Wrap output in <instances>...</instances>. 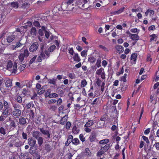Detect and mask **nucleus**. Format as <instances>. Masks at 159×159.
I'll return each instance as SVG.
<instances>
[{"label":"nucleus","mask_w":159,"mask_h":159,"mask_svg":"<svg viewBox=\"0 0 159 159\" xmlns=\"http://www.w3.org/2000/svg\"><path fill=\"white\" fill-rule=\"evenodd\" d=\"M103 70L104 69L102 68L97 70L96 72V74L98 75H101V74L102 73V70Z\"/></svg>","instance_id":"nucleus-52"},{"label":"nucleus","mask_w":159,"mask_h":159,"mask_svg":"<svg viewBox=\"0 0 159 159\" xmlns=\"http://www.w3.org/2000/svg\"><path fill=\"white\" fill-rule=\"evenodd\" d=\"M74 61L78 62L80 61L81 59L79 56V54L77 53H75L73 57Z\"/></svg>","instance_id":"nucleus-20"},{"label":"nucleus","mask_w":159,"mask_h":159,"mask_svg":"<svg viewBox=\"0 0 159 159\" xmlns=\"http://www.w3.org/2000/svg\"><path fill=\"white\" fill-rule=\"evenodd\" d=\"M96 136L97 133L94 131H93L91 133L88 139L91 142H94L96 139Z\"/></svg>","instance_id":"nucleus-11"},{"label":"nucleus","mask_w":159,"mask_h":159,"mask_svg":"<svg viewBox=\"0 0 159 159\" xmlns=\"http://www.w3.org/2000/svg\"><path fill=\"white\" fill-rule=\"evenodd\" d=\"M5 86L6 87L9 88H11L12 86V80L10 79H8L5 82Z\"/></svg>","instance_id":"nucleus-21"},{"label":"nucleus","mask_w":159,"mask_h":159,"mask_svg":"<svg viewBox=\"0 0 159 159\" xmlns=\"http://www.w3.org/2000/svg\"><path fill=\"white\" fill-rule=\"evenodd\" d=\"M30 4L28 2H25L22 4L21 7L24 8H28Z\"/></svg>","instance_id":"nucleus-49"},{"label":"nucleus","mask_w":159,"mask_h":159,"mask_svg":"<svg viewBox=\"0 0 159 159\" xmlns=\"http://www.w3.org/2000/svg\"><path fill=\"white\" fill-rule=\"evenodd\" d=\"M87 51L86 50H83L81 52V55L83 57H85L87 55Z\"/></svg>","instance_id":"nucleus-61"},{"label":"nucleus","mask_w":159,"mask_h":159,"mask_svg":"<svg viewBox=\"0 0 159 159\" xmlns=\"http://www.w3.org/2000/svg\"><path fill=\"white\" fill-rule=\"evenodd\" d=\"M37 57V56L35 55L33 57H32L30 60L29 61L30 64H32L36 60V58Z\"/></svg>","instance_id":"nucleus-57"},{"label":"nucleus","mask_w":159,"mask_h":159,"mask_svg":"<svg viewBox=\"0 0 159 159\" xmlns=\"http://www.w3.org/2000/svg\"><path fill=\"white\" fill-rule=\"evenodd\" d=\"M154 146L155 147L156 149L157 150H159V142H156L154 144Z\"/></svg>","instance_id":"nucleus-64"},{"label":"nucleus","mask_w":159,"mask_h":159,"mask_svg":"<svg viewBox=\"0 0 159 159\" xmlns=\"http://www.w3.org/2000/svg\"><path fill=\"white\" fill-rule=\"evenodd\" d=\"M3 105L4 109L0 116V121L5 120L12 111L10 103H9L7 101L3 100Z\"/></svg>","instance_id":"nucleus-1"},{"label":"nucleus","mask_w":159,"mask_h":159,"mask_svg":"<svg viewBox=\"0 0 159 159\" xmlns=\"http://www.w3.org/2000/svg\"><path fill=\"white\" fill-rule=\"evenodd\" d=\"M84 153L85 155L88 157H90L92 155V153L88 148L85 149Z\"/></svg>","instance_id":"nucleus-28"},{"label":"nucleus","mask_w":159,"mask_h":159,"mask_svg":"<svg viewBox=\"0 0 159 159\" xmlns=\"http://www.w3.org/2000/svg\"><path fill=\"white\" fill-rule=\"evenodd\" d=\"M125 9L124 7H123L117 11H115L111 12V14L112 15H118L124 11Z\"/></svg>","instance_id":"nucleus-22"},{"label":"nucleus","mask_w":159,"mask_h":159,"mask_svg":"<svg viewBox=\"0 0 159 159\" xmlns=\"http://www.w3.org/2000/svg\"><path fill=\"white\" fill-rule=\"evenodd\" d=\"M139 30H138L137 28L132 29L130 30V31L133 33H137L138 34L139 31Z\"/></svg>","instance_id":"nucleus-59"},{"label":"nucleus","mask_w":159,"mask_h":159,"mask_svg":"<svg viewBox=\"0 0 159 159\" xmlns=\"http://www.w3.org/2000/svg\"><path fill=\"white\" fill-rule=\"evenodd\" d=\"M74 0H68L66 2V5H67V8H68L69 6L72 4L74 2Z\"/></svg>","instance_id":"nucleus-60"},{"label":"nucleus","mask_w":159,"mask_h":159,"mask_svg":"<svg viewBox=\"0 0 159 159\" xmlns=\"http://www.w3.org/2000/svg\"><path fill=\"white\" fill-rule=\"evenodd\" d=\"M115 48L117 53H122L124 51V47L121 45H116L115 46Z\"/></svg>","instance_id":"nucleus-14"},{"label":"nucleus","mask_w":159,"mask_h":159,"mask_svg":"<svg viewBox=\"0 0 159 159\" xmlns=\"http://www.w3.org/2000/svg\"><path fill=\"white\" fill-rule=\"evenodd\" d=\"M22 27L24 29H27L28 27H31L32 25V22L30 21H28L24 24Z\"/></svg>","instance_id":"nucleus-29"},{"label":"nucleus","mask_w":159,"mask_h":159,"mask_svg":"<svg viewBox=\"0 0 159 159\" xmlns=\"http://www.w3.org/2000/svg\"><path fill=\"white\" fill-rule=\"evenodd\" d=\"M101 60L100 59H98L97 61V62L96 64L98 67L99 68L101 66Z\"/></svg>","instance_id":"nucleus-58"},{"label":"nucleus","mask_w":159,"mask_h":159,"mask_svg":"<svg viewBox=\"0 0 159 159\" xmlns=\"http://www.w3.org/2000/svg\"><path fill=\"white\" fill-rule=\"evenodd\" d=\"M13 66L12 62L11 60H9L7 62V69L11 68Z\"/></svg>","instance_id":"nucleus-39"},{"label":"nucleus","mask_w":159,"mask_h":159,"mask_svg":"<svg viewBox=\"0 0 159 159\" xmlns=\"http://www.w3.org/2000/svg\"><path fill=\"white\" fill-rule=\"evenodd\" d=\"M51 92V89H48L47 91L45 93V98H47L48 97L49 98L50 95L51 94L50 93Z\"/></svg>","instance_id":"nucleus-53"},{"label":"nucleus","mask_w":159,"mask_h":159,"mask_svg":"<svg viewBox=\"0 0 159 159\" xmlns=\"http://www.w3.org/2000/svg\"><path fill=\"white\" fill-rule=\"evenodd\" d=\"M109 142V139H106L100 141L99 142V143L101 144H106Z\"/></svg>","instance_id":"nucleus-34"},{"label":"nucleus","mask_w":159,"mask_h":159,"mask_svg":"<svg viewBox=\"0 0 159 159\" xmlns=\"http://www.w3.org/2000/svg\"><path fill=\"white\" fill-rule=\"evenodd\" d=\"M58 94L55 93H51V94L49 96V98H56L57 97H58Z\"/></svg>","instance_id":"nucleus-51"},{"label":"nucleus","mask_w":159,"mask_h":159,"mask_svg":"<svg viewBox=\"0 0 159 159\" xmlns=\"http://www.w3.org/2000/svg\"><path fill=\"white\" fill-rule=\"evenodd\" d=\"M39 130L43 134L45 135L46 139H49L51 138V134L48 130H45L43 128H40Z\"/></svg>","instance_id":"nucleus-5"},{"label":"nucleus","mask_w":159,"mask_h":159,"mask_svg":"<svg viewBox=\"0 0 159 159\" xmlns=\"http://www.w3.org/2000/svg\"><path fill=\"white\" fill-rule=\"evenodd\" d=\"M149 37H151L149 40L150 42H152L153 41H156L157 38V35L154 34H153L152 35H150Z\"/></svg>","instance_id":"nucleus-24"},{"label":"nucleus","mask_w":159,"mask_h":159,"mask_svg":"<svg viewBox=\"0 0 159 159\" xmlns=\"http://www.w3.org/2000/svg\"><path fill=\"white\" fill-rule=\"evenodd\" d=\"M14 143V145L17 147H19L21 146V142L18 140H17Z\"/></svg>","instance_id":"nucleus-45"},{"label":"nucleus","mask_w":159,"mask_h":159,"mask_svg":"<svg viewBox=\"0 0 159 159\" xmlns=\"http://www.w3.org/2000/svg\"><path fill=\"white\" fill-rule=\"evenodd\" d=\"M137 56V54L136 53H133L131 54L130 57V60L131 63L132 65L136 64Z\"/></svg>","instance_id":"nucleus-12"},{"label":"nucleus","mask_w":159,"mask_h":159,"mask_svg":"<svg viewBox=\"0 0 159 159\" xmlns=\"http://www.w3.org/2000/svg\"><path fill=\"white\" fill-rule=\"evenodd\" d=\"M107 115H103L100 117V120L101 121L105 120L107 118Z\"/></svg>","instance_id":"nucleus-63"},{"label":"nucleus","mask_w":159,"mask_h":159,"mask_svg":"<svg viewBox=\"0 0 159 159\" xmlns=\"http://www.w3.org/2000/svg\"><path fill=\"white\" fill-rule=\"evenodd\" d=\"M130 37L133 40L137 41L139 39V37L137 34H133L130 33Z\"/></svg>","instance_id":"nucleus-17"},{"label":"nucleus","mask_w":159,"mask_h":159,"mask_svg":"<svg viewBox=\"0 0 159 159\" xmlns=\"http://www.w3.org/2000/svg\"><path fill=\"white\" fill-rule=\"evenodd\" d=\"M94 123V121L93 120H89L84 125V127H89L92 126Z\"/></svg>","instance_id":"nucleus-25"},{"label":"nucleus","mask_w":159,"mask_h":159,"mask_svg":"<svg viewBox=\"0 0 159 159\" xmlns=\"http://www.w3.org/2000/svg\"><path fill=\"white\" fill-rule=\"evenodd\" d=\"M156 136L154 133H151L149 137V139L150 140L152 141V143L153 141L155 139V138H156Z\"/></svg>","instance_id":"nucleus-40"},{"label":"nucleus","mask_w":159,"mask_h":159,"mask_svg":"<svg viewBox=\"0 0 159 159\" xmlns=\"http://www.w3.org/2000/svg\"><path fill=\"white\" fill-rule=\"evenodd\" d=\"M22 138L23 139L25 140H26L27 139V134L24 133L23 131L22 133Z\"/></svg>","instance_id":"nucleus-62"},{"label":"nucleus","mask_w":159,"mask_h":159,"mask_svg":"<svg viewBox=\"0 0 159 159\" xmlns=\"http://www.w3.org/2000/svg\"><path fill=\"white\" fill-rule=\"evenodd\" d=\"M68 116L66 115L65 116L62 117L59 121L60 124L64 125L66 124L68 120Z\"/></svg>","instance_id":"nucleus-16"},{"label":"nucleus","mask_w":159,"mask_h":159,"mask_svg":"<svg viewBox=\"0 0 159 159\" xmlns=\"http://www.w3.org/2000/svg\"><path fill=\"white\" fill-rule=\"evenodd\" d=\"M23 83L24 85H26L27 87L30 88L32 85V81L31 80H26Z\"/></svg>","instance_id":"nucleus-23"},{"label":"nucleus","mask_w":159,"mask_h":159,"mask_svg":"<svg viewBox=\"0 0 159 159\" xmlns=\"http://www.w3.org/2000/svg\"><path fill=\"white\" fill-rule=\"evenodd\" d=\"M39 55L37 59V61L38 62H40L42 61V60L46 58V56L44 54V51L40 52Z\"/></svg>","instance_id":"nucleus-13"},{"label":"nucleus","mask_w":159,"mask_h":159,"mask_svg":"<svg viewBox=\"0 0 159 159\" xmlns=\"http://www.w3.org/2000/svg\"><path fill=\"white\" fill-rule=\"evenodd\" d=\"M29 118L30 120H33L34 118V112L32 110H30L29 114Z\"/></svg>","instance_id":"nucleus-33"},{"label":"nucleus","mask_w":159,"mask_h":159,"mask_svg":"<svg viewBox=\"0 0 159 159\" xmlns=\"http://www.w3.org/2000/svg\"><path fill=\"white\" fill-rule=\"evenodd\" d=\"M81 87H85L87 84V82L85 79L82 80L81 82Z\"/></svg>","instance_id":"nucleus-46"},{"label":"nucleus","mask_w":159,"mask_h":159,"mask_svg":"<svg viewBox=\"0 0 159 159\" xmlns=\"http://www.w3.org/2000/svg\"><path fill=\"white\" fill-rule=\"evenodd\" d=\"M16 127V124L14 120H12L8 125H7L6 128L9 131L13 130Z\"/></svg>","instance_id":"nucleus-9"},{"label":"nucleus","mask_w":159,"mask_h":159,"mask_svg":"<svg viewBox=\"0 0 159 159\" xmlns=\"http://www.w3.org/2000/svg\"><path fill=\"white\" fill-rule=\"evenodd\" d=\"M71 123L70 122L68 121L66 122V129L68 130L69 129L71 126Z\"/></svg>","instance_id":"nucleus-54"},{"label":"nucleus","mask_w":159,"mask_h":159,"mask_svg":"<svg viewBox=\"0 0 159 159\" xmlns=\"http://www.w3.org/2000/svg\"><path fill=\"white\" fill-rule=\"evenodd\" d=\"M34 106V104H33V102H31L26 104V107L28 109L31 108V107H33Z\"/></svg>","instance_id":"nucleus-42"},{"label":"nucleus","mask_w":159,"mask_h":159,"mask_svg":"<svg viewBox=\"0 0 159 159\" xmlns=\"http://www.w3.org/2000/svg\"><path fill=\"white\" fill-rule=\"evenodd\" d=\"M18 126L20 125L22 126H25L27 123L26 118L24 117H20L19 118L18 121Z\"/></svg>","instance_id":"nucleus-6"},{"label":"nucleus","mask_w":159,"mask_h":159,"mask_svg":"<svg viewBox=\"0 0 159 159\" xmlns=\"http://www.w3.org/2000/svg\"><path fill=\"white\" fill-rule=\"evenodd\" d=\"M29 55V52L27 49H25L23 48L21 49L18 55L19 63L20 64L24 63Z\"/></svg>","instance_id":"nucleus-2"},{"label":"nucleus","mask_w":159,"mask_h":159,"mask_svg":"<svg viewBox=\"0 0 159 159\" xmlns=\"http://www.w3.org/2000/svg\"><path fill=\"white\" fill-rule=\"evenodd\" d=\"M99 47L100 48L102 49L105 52H108L109 51L108 49L107 48L102 45H99Z\"/></svg>","instance_id":"nucleus-56"},{"label":"nucleus","mask_w":159,"mask_h":159,"mask_svg":"<svg viewBox=\"0 0 159 159\" xmlns=\"http://www.w3.org/2000/svg\"><path fill=\"white\" fill-rule=\"evenodd\" d=\"M21 39L18 40L16 42L15 45H12L11 48L12 50H15L17 48H20L23 45V44L21 42Z\"/></svg>","instance_id":"nucleus-7"},{"label":"nucleus","mask_w":159,"mask_h":159,"mask_svg":"<svg viewBox=\"0 0 159 159\" xmlns=\"http://www.w3.org/2000/svg\"><path fill=\"white\" fill-rule=\"evenodd\" d=\"M56 48V46L55 45H53L49 48L48 50L49 52H52Z\"/></svg>","instance_id":"nucleus-47"},{"label":"nucleus","mask_w":159,"mask_h":159,"mask_svg":"<svg viewBox=\"0 0 159 159\" xmlns=\"http://www.w3.org/2000/svg\"><path fill=\"white\" fill-rule=\"evenodd\" d=\"M96 58L93 56H90L89 57L88 61L91 63L93 64L95 63L96 61Z\"/></svg>","instance_id":"nucleus-32"},{"label":"nucleus","mask_w":159,"mask_h":159,"mask_svg":"<svg viewBox=\"0 0 159 159\" xmlns=\"http://www.w3.org/2000/svg\"><path fill=\"white\" fill-rule=\"evenodd\" d=\"M11 6L12 8H17L18 7V3L17 2H12L11 3Z\"/></svg>","instance_id":"nucleus-37"},{"label":"nucleus","mask_w":159,"mask_h":159,"mask_svg":"<svg viewBox=\"0 0 159 159\" xmlns=\"http://www.w3.org/2000/svg\"><path fill=\"white\" fill-rule=\"evenodd\" d=\"M17 102L21 103L22 102V98L21 96H18L16 99Z\"/></svg>","instance_id":"nucleus-55"},{"label":"nucleus","mask_w":159,"mask_h":159,"mask_svg":"<svg viewBox=\"0 0 159 159\" xmlns=\"http://www.w3.org/2000/svg\"><path fill=\"white\" fill-rule=\"evenodd\" d=\"M101 148L97 153V156L98 157H101L104 153L107 152L110 148V144H106L104 146H100Z\"/></svg>","instance_id":"nucleus-4"},{"label":"nucleus","mask_w":159,"mask_h":159,"mask_svg":"<svg viewBox=\"0 0 159 159\" xmlns=\"http://www.w3.org/2000/svg\"><path fill=\"white\" fill-rule=\"evenodd\" d=\"M41 157L39 153L38 152H35L33 154V158L34 159H38L40 158Z\"/></svg>","instance_id":"nucleus-36"},{"label":"nucleus","mask_w":159,"mask_h":159,"mask_svg":"<svg viewBox=\"0 0 159 159\" xmlns=\"http://www.w3.org/2000/svg\"><path fill=\"white\" fill-rule=\"evenodd\" d=\"M16 33H13L8 36L7 38V42L8 43L11 42L16 38Z\"/></svg>","instance_id":"nucleus-10"},{"label":"nucleus","mask_w":159,"mask_h":159,"mask_svg":"<svg viewBox=\"0 0 159 159\" xmlns=\"http://www.w3.org/2000/svg\"><path fill=\"white\" fill-rule=\"evenodd\" d=\"M10 139H11L10 141V142L12 143H14L16 141L17 139V137L15 136L14 135H12L10 136Z\"/></svg>","instance_id":"nucleus-35"},{"label":"nucleus","mask_w":159,"mask_h":159,"mask_svg":"<svg viewBox=\"0 0 159 159\" xmlns=\"http://www.w3.org/2000/svg\"><path fill=\"white\" fill-rule=\"evenodd\" d=\"M79 138L80 140L83 142L85 141V138L82 134H80L79 136Z\"/></svg>","instance_id":"nucleus-48"},{"label":"nucleus","mask_w":159,"mask_h":159,"mask_svg":"<svg viewBox=\"0 0 159 159\" xmlns=\"http://www.w3.org/2000/svg\"><path fill=\"white\" fill-rule=\"evenodd\" d=\"M53 146H51L49 144L47 143L45 145V149L47 152H49L53 148Z\"/></svg>","instance_id":"nucleus-18"},{"label":"nucleus","mask_w":159,"mask_h":159,"mask_svg":"<svg viewBox=\"0 0 159 159\" xmlns=\"http://www.w3.org/2000/svg\"><path fill=\"white\" fill-rule=\"evenodd\" d=\"M39 47V44L38 42L33 43L30 46L29 48V51L30 52H34L36 51Z\"/></svg>","instance_id":"nucleus-8"},{"label":"nucleus","mask_w":159,"mask_h":159,"mask_svg":"<svg viewBox=\"0 0 159 159\" xmlns=\"http://www.w3.org/2000/svg\"><path fill=\"white\" fill-rule=\"evenodd\" d=\"M79 129L77 128L76 126L75 125L72 128V132L75 134H78L79 132Z\"/></svg>","instance_id":"nucleus-30"},{"label":"nucleus","mask_w":159,"mask_h":159,"mask_svg":"<svg viewBox=\"0 0 159 159\" xmlns=\"http://www.w3.org/2000/svg\"><path fill=\"white\" fill-rule=\"evenodd\" d=\"M33 24L34 25L35 27H36L38 28H40V27H41V25L40 24V23L38 21H34L33 23Z\"/></svg>","instance_id":"nucleus-50"},{"label":"nucleus","mask_w":159,"mask_h":159,"mask_svg":"<svg viewBox=\"0 0 159 159\" xmlns=\"http://www.w3.org/2000/svg\"><path fill=\"white\" fill-rule=\"evenodd\" d=\"M12 106L14 108L12 112V115L16 118H18L21 114L22 106L17 103L12 104Z\"/></svg>","instance_id":"nucleus-3"},{"label":"nucleus","mask_w":159,"mask_h":159,"mask_svg":"<svg viewBox=\"0 0 159 159\" xmlns=\"http://www.w3.org/2000/svg\"><path fill=\"white\" fill-rule=\"evenodd\" d=\"M6 129L2 127H0V133L3 135H5L6 134Z\"/></svg>","instance_id":"nucleus-41"},{"label":"nucleus","mask_w":159,"mask_h":159,"mask_svg":"<svg viewBox=\"0 0 159 159\" xmlns=\"http://www.w3.org/2000/svg\"><path fill=\"white\" fill-rule=\"evenodd\" d=\"M68 77L71 79H75V75L73 73H70L68 75Z\"/></svg>","instance_id":"nucleus-43"},{"label":"nucleus","mask_w":159,"mask_h":159,"mask_svg":"<svg viewBox=\"0 0 159 159\" xmlns=\"http://www.w3.org/2000/svg\"><path fill=\"white\" fill-rule=\"evenodd\" d=\"M39 146H41L43 143V139L42 137H40L39 138L37 139Z\"/></svg>","instance_id":"nucleus-38"},{"label":"nucleus","mask_w":159,"mask_h":159,"mask_svg":"<svg viewBox=\"0 0 159 159\" xmlns=\"http://www.w3.org/2000/svg\"><path fill=\"white\" fill-rule=\"evenodd\" d=\"M71 140H72V144L75 146L78 145L80 143V141L77 138H72V139Z\"/></svg>","instance_id":"nucleus-19"},{"label":"nucleus","mask_w":159,"mask_h":159,"mask_svg":"<svg viewBox=\"0 0 159 159\" xmlns=\"http://www.w3.org/2000/svg\"><path fill=\"white\" fill-rule=\"evenodd\" d=\"M28 143L30 146L33 147L36 144V141L34 138L30 137L28 139Z\"/></svg>","instance_id":"nucleus-15"},{"label":"nucleus","mask_w":159,"mask_h":159,"mask_svg":"<svg viewBox=\"0 0 159 159\" xmlns=\"http://www.w3.org/2000/svg\"><path fill=\"white\" fill-rule=\"evenodd\" d=\"M30 33L32 35L33 37H34L36 36V30L35 27H33L32 28L30 31Z\"/></svg>","instance_id":"nucleus-31"},{"label":"nucleus","mask_w":159,"mask_h":159,"mask_svg":"<svg viewBox=\"0 0 159 159\" xmlns=\"http://www.w3.org/2000/svg\"><path fill=\"white\" fill-rule=\"evenodd\" d=\"M40 133L38 131H34L32 133L33 136L36 139L40 137L39 136Z\"/></svg>","instance_id":"nucleus-27"},{"label":"nucleus","mask_w":159,"mask_h":159,"mask_svg":"<svg viewBox=\"0 0 159 159\" xmlns=\"http://www.w3.org/2000/svg\"><path fill=\"white\" fill-rule=\"evenodd\" d=\"M57 78H54L52 79H49L48 80V83L54 85L56 84V81Z\"/></svg>","instance_id":"nucleus-26"},{"label":"nucleus","mask_w":159,"mask_h":159,"mask_svg":"<svg viewBox=\"0 0 159 159\" xmlns=\"http://www.w3.org/2000/svg\"><path fill=\"white\" fill-rule=\"evenodd\" d=\"M72 138H73V135H69L67 138V140L66 142H67L69 143L70 144L71 143H72V140L71 139H72Z\"/></svg>","instance_id":"nucleus-44"}]
</instances>
